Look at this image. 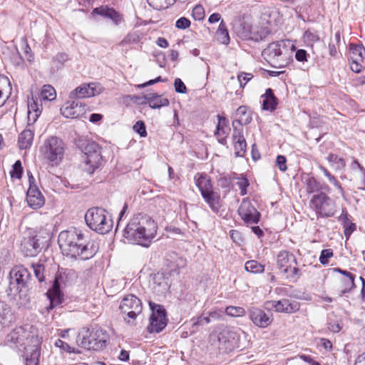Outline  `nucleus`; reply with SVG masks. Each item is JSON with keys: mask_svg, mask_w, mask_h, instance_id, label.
I'll use <instances>...</instances> for the list:
<instances>
[{"mask_svg": "<svg viewBox=\"0 0 365 365\" xmlns=\"http://www.w3.org/2000/svg\"><path fill=\"white\" fill-rule=\"evenodd\" d=\"M310 202L317 214L320 217H331L335 213L334 201L323 192L314 195Z\"/></svg>", "mask_w": 365, "mask_h": 365, "instance_id": "11", "label": "nucleus"}, {"mask_svg": "<svg viewBox=\"0 0 365 365\" xmlns=\"http://www.w3.org/2000/svg\"><path fill=\"white\" fill-rule=\"evenodd\" d=\"M292 263L297 264V260L294 255L284 250L279 252L277 257L278 267L282 269L284 274H287V277H298L300 275L299 269L296 267H292Z\"/></svg>", "mask_w": 365, "mask_h": 365, "instance_id": "13", "label": "nucleus"}, {"mask_svg": "<svg viewBox=\"0 0 365 365\" xmlns=\"http://www.w3.org/2000/svg\"><path fill=\"white\" fill-rule=\"evenodd\" d=\"M58 243L63 255L82 260L92 258L98 249L94 241L76 229L61 232Z\"/></svg>", "mask_w": 365, "mask_h": 365, "instance_id": "1", "label": "nucleus"}, {"mask_svg": "<svg viewBox=\"0 0 365 365\" xmlns=\"http://www.w3.org/2000/svg\"><path fill=\"white\" fill-rule=\"evenodd\" d=\"M34 140V132L30 129H25L23 130L18 140V143L20 149H28L29 148L33 143Z\"/></svg>", "mask_w": 365, "mask_h": 365, "instance_id": "30", "label": "nucleus"}, {"mask_svg": "<svg viewBox=\"0 0 365 365\" xmlns=\"http://www.w3.org/2000/svg\"><path fill=\"white\" fill-rule=\"evenodd\" d=\"M34 178L33 176L29 177L30 186L26 193V200L28 205L33 209H37L42 207L44 204V197L41 192L35 185H32Z\"/></svg>", "mask_w": 365, "mask_h": 365, "instance_id": "18", "label": "nucleus"}, {"mask_svg": "<svg viewBox=\"0 0 365 365\" xmlns=\"http://www.w3.org/2000/svg\"><path fill=\"white\" fill-rule=\"evenodd\" d=\"M232 140L235 155L237 157H243L247 148V143L243 135L242 128L233 129Z\"/></svg>", "mask_w": 365, "mask_h": 365, "instance_id": "22", "label": "nucleus"}, {"mask_svg": "<svg viewBox=\"0 0 365 365\" xmlns=\"http://www.w3.org/2000/svg\"><path fill=\"white\" fill-rule=\"evenodd\" d=\"M212 345L222 353H227L237 346V334L228 329H224L217 334L210 336Z\"/></svg>", "mask_w": 365, "mask_h": 365, "instance_id": "9", "label": "nucleus"}, {"mask_svg": "<svg viewBox=\"0 0 365 365\" xmlns=\"http://www.w3.org/2000/svg\"><path fill=\"white\" fill-rule=\"evenodd\" d=\"M133 130L139 134L141 138H145L147 136V131L145 123L142 120H138L133 127Z\"/></svg>", "mask_w": 365, "mask_h": 365, "instance_id": "42", "label": "nucleus"}, {"mask_svg": "<svg viewBox=\"0 0 365 365\" xmlns=\"http://www.w3.org/2000/svg\"><path fill=\"white\" fill-rule=\"evenodd\" d=\"M211 321L212 320L209 314L207 316L202 314L196 319L193 325H202L204 324H209Z\"/></svg>", "mask_w": 365, "mask_h": 365, "instance_id": "59", "label": "nucleus"}, {"mask_svg": "<svg viewBox=\"0 0 365 365\" xmlns=\"http://www.w3.org/2000/svg\"><path fill=\"white\" fill-rule=\"evenodd\" d=\"M142 98L144 100L142 103L148 104L150 108L153 109H159L162 107L168 106L170 103L168 98H163L162 95H158L156 93H147Z\"/></svg>", "mask_w": 365, "mask_h": 365, "instance_id": "23", "label": "nucleus"}, {"mask_svg": "<svg viewBox=\"0 0 365 365\" xmlns=\"http://www.w3.org/2000/svg\"><path fill=\"white\" fill-rule=\"evenodd\" d=\"M55 345L57 347L61 348L63 350L68 353H74V348L71 347L67 343L64 342L61 339H57L55 342Z\"/></svg>", "mask_w": 365, "mask_h": 365, "instance_id": "54", "label": "nucleus"}, {"mask_svg": "<svg viewBox=\"0 0 365 365\" xmlns=\"http://www.w3.org/2000/svg\"><path fill=\"white\" fill-rule=\"evenodd\" d=\"M101 87L96 83L83 84L72 91L69 94L71 99L83 98L94 96L101 93Z\"/></svg>", "mask_w": 365, "mask_h": 365, "instance_id": "16", "label": "nucleus"}, {"mask_svg": "<svg viewBox=\"0 0 365 365\" xmlns=\"http://www.w3.org/2000/svg\"><path fill=\"white\" fill-rule=\"evenodd\" d=\"M41 113L37 101L32 98L28 102V125L34 123Z\"/></svg>", "mask_w": 365, "mask_h": 365, "instance_id": "28", "label": "nucleus"}, {"mask_svg": "<svg viewBox=\"0 0 365 365\" xmlns=\"http://www.w3.org/2000/svg\"><path fill=\"white\" fill-rule=\"evenodd\" d=\"M7 86L9 90L11 91V83L7 77L3 76L0 78V107L3 106L6 100L8 99V96L4 95V87Z\"/></svg>", "mask_w": 365, "mask_h": 365, "instance_id": "37", "label": "nucleus"}, {"mask_svg": "<svg viewBox=\"0 0 365 365\" xmlns=\"http://www.w3.org/2000/svg\"><path fill=\"white\" fill-rule=\"evenodd\" d=\"M160 81H163V79L161 78L160 76H158L155 79H152V80H150L144 83H142V84H139L137 86L138 88H145L146 86H151V85H153L155 84V83H158V82H160Z\"/></svg>", "mask_w": 365, "mask_h": 365, "instance_id": "63", "label": "nucleus"}, {"mask_svg": "<svg viewBox=\"0 0 365 365\" xmlns=\"http://www.w3.org/2000/svg\"><path fill=\"white\" fill-rule=\"evenodd\" d=\"M216 35L219 41L225 44H227L230 42V36L226 24L223 21H221L218 29L216 31Z\"/></svg>", "mask_w": 365, "mask_h": 365, "instance_id": "34", "label": "nucleus"}, {"mask_svg": "<svg viewBox=\"0 0 365 365\" xmlns=\"http://www.w3.org/2000/svg\"><path fill=\"white\" fill-rule=\"evenodd\" d=\"M253 76L251 73L242 72L237 76V80L240 83V87L244 88L246 83L252 79Z\"/></svg>", "mask_w": 365, "mask_h": 365, "instance_id": "49", "label": "nucleus"}, {"mask_svg": "<svg viewBox=\"0 0 365 365\" xmlns=\"http://www.w3.org/2000/svg\"><path fill=\"white\" fill-rule=\"evenodd\" d=\"M262 109L265 110L273 111L276 109L278 104V99L275 97L273 91L267 88L265 93L262 96Z\"/></svg>", "mask_w": 365, "mask_h": 365, "instance_id": "26", "label": "nucleus"}, {"mask_svg": "<svg viewBox=\"0 0 365 365\" xmlns=\"http://www.w3.org/2000/svg\"><path fill=\"white\" fill-rule=\"evenodd\" d=\"M235 179L238 180L237 184L240 190L241 195H245L247 194V188L250 185L248 180L245 176L236 177Z\"/></svg>", "mask_w": 365, "mask_h": 365, "instance_id": "43", "label": "nucleus"}, {"mask_svg": "<svg viewBox=\"0 0 365 365\" xmlns=\"http://www.w3.org/2000/svg\"><path fill=\"white\" fill-rule=\"evenodd\" d=\"M152 314L150 317V324L148 326V331L150 333H159L166 327L167 318L166 312L163 306L154 302H150Z\"/></svg>", "mask_w": 365, "mask_h": 365, "instance_id": "12", "label": "nucleus"}, {"mask_svg": "<svg viewBox=\"0 0 365 365\" xmlns=\"http://www.w3.org/2000/svg\"><path fill=\"white\" fill-rule=\"evenodd\" d=\"M58 280L59 277L56 276L51 288H50L46 292L47 297L50 300V305L48 308L51 309L61 302V292Z\"/></svg>", "mask_w": 365, "mask_h": 365, "instance_id": "25", "label": "nucleus"}, {"mask_svg": "<svg viewBox=\"0 0 365 365\" xmlns=\"http://www.w3.org/2000/svg\"><path fill=\"white\" fill-rule=\"evenodd\" d=\"M174 86H175V91L177 93H185L187 92V88H186L185 83L181 81L180 78H175V83H174Z\"/></svg>", "mask_w": 365, "mask_h": 365, "instance_id": "51", "label": "nucleus"}, {"mask_svg": "<svg viewBox=\"0 0 365 365\" xmlns=\"http://www.w3.org/2000/svg\"><path fill=\"white\" fill-rule=\"evenodd\" d=\"M108 335L103 329H88L79 334L77 341L88 350L101 351L106 346Z\"/></svg>", "mask_w": 365, "mask_h": 365, "instance_id": "6", "label": "nucleus"}, {"mask_svg": "<svg viewBox=\"0 0 365 365\" xmlns=\"http://www.w3.org/2000/svg\"><path fill=\"white\" fill-rule=\"evenodd\" d=\"M344 235L346 239H349L351 236V233L356 230V224L352 222H349L347 224L344 225Z\"/></svg>", "mask_w": 365, "mask_h": 365, "instance_id": "57", "label": "nucleus"}, {"mask_svg": "<svg viewBox=\"0 0 365 365\" xmlns=\"http://www.w3.org/2000/svg\"><path fill=\"white\" fill-rule=\"evenodd\" d=\"M86 113V106L76 101L65 103L61 108V113L67 118H81Z\"/></svg>", "mask_w": 365, "mask_h": 365, "instance_id": "17", "label": "nucleus"}, {"mask_svg": "<svg viewBox=\"0 0 365 365\" xmlns=\"http://www.w3.org/2000/svg\"><path fill=\"white\" fill-rule=\"evenodd\" d=\"M304 38L305 41L309 42H316L319 40V37L315 32H312L310 30H307L304 32Z\"/></svg>", "mask_w": 365, "mask_h": 365, "instance_id": "56", "label": "nucleus"}, {"mask_svg": "<svg viewBox=\"0 0 365 365\" xmlns=\"http://www.w3.org/2000/svg\"><path fill=\"white\" fill-rule=\"evenodd\" d=\"M195 184L200 191L201 195L212 190L211 180L205 175L201 174L200 177L196 179Z\"/></svg>", "mask_w": 365, "mask_h": 365, "instance_id": "33", "label": "nucleus"}, {"mask_svg": "<svg viewBox=\"0 0 365 365\" xmlns=\"http://www.w3.org/2000/svg\"><path fill=\"white\" fill-rule=\"evenodd\" d=\"M190 21L185 17H180L176 21L175 26L180 29H185L190 27Z\"/></svg>", "mask_w": 365, "mask_h": 365, "instance_id": "52", "label": "nucleus"}, {"mask_svg": "<svg viewBox=\"0 0 365 365\" xmlns=\"http://www.w3.org/2000/svg\"><path fill=\"white\" fill-rule=\"evenodd\" d=\"M222 312L220 311L215 310L209 312L208 314L210 315L211 320H218L222 317Z\"/></svg>", "mask_w": 365, "mask_h": 365, "instance_id": "64", "label": "nucleus"}, {"mask_svg": "<svg viewBox=\"0 0 365 365\" xmlns=\"http://www.w3.org/2000/svg\"><path fill=\"white\" fill-rule=\"evenodd\" d=\"M157 223L148 215H134L123 230V237L134 245L150 247L156 236Z\"/></svg>", "mask_w": 365, "mask_h": 365, "instance_id": "2", "label": "nucleus"}, {"mask_svg": "<svg viewBox=\"0 0 365 365\" xmlns=\"http://www.w3.org/2000/svg\"><path fill=\"white\" fill-rule=\"evenodd\" d=\"M66 145L60 138L54 135L48 137L41 148V153L49 164L58 165L63 160Z\"/></svg>", "mask_w": 365, "mask_h": 365, "instance_id": "4", "label": "nucleus"}, {"mask_svg": "<svg viewBox=\"0 0 365 365\" xmlns=\"http://www.w3.org/2000/svg\"><path fill=\"white\" fill-rule=\"evenodd\" d=\"M225 313L231 317H242L245 314V311L242 307L229 306L225 309Z\"/></svg>", "mask_w": 365, "mask_h": 365, "instance_id": "40", "label": "nucleus"}, {"mask_svg": "<svg viewBox=\"0 0 365 365\" xmlns=\"http://www.w3.org/2000/svg\"><path fill=\"white\" fill-rule=\"evenodd\" d=\"M41 250V245L36 237L24 238L21 242V250L26 257L36 256Z\"/></svg>", "mask_w": 365, "mask_h": 365, "instance_id": "20", "label": "nucleus"}, {"mask_svg": "<svg viewBox=\"0 0 365 365\" xmlns=\"http://www.w3.org/2000/svg\"><path fill=\"white\" fill-rule=\"evenodd\" d=\"M82 150L84 153L83 169L89 174L94 173L101 164L102 156L99 145L93 141H87Z\"/></svg>", "mask_w": 365, "mask_h": 365, "instance_id": "8", "label": "nucleus"}, {"mask_svg": "<svg viewBox=\"0 0 365 365\" xmlns=\"http://www.w3.org/2000/svg\"><path fill=\"white\" fill-rule=\"evenodd\" d=\"M365 59V48L362 45H356L351 43L349 46V61L351 63L355 64L363 68Z\"/></svg>", "mask_w": 365, "mask_h": 365, "instance_id": "21", "label": "nucleus"}, {"mask_svg": "<svg viewBox=\"0 0 365 365\" xmlns=\"http://www.w3.org/2000/svg\"><path fill=\"white\" fill-rule=\"evenodd\" d=\"M230 236L231 239L233 240V242H235V243L240 244L242 241L241 233L237 230H230Z\"/></svg>", "mask_w": 365, "mask_h": 365, "instance_id": "60", "label": "nucleus"}, {"mask_svg": "<svg viewBox=\"0 0 365 365\" xmlns=\"http://www.w3.org/2000/svg\"><path fill=\"white\" fill-rule=\"evenodd\" d=\"M87 225L97 233L104 235L113 227V222L106 215V211L100 207H92L85 215Z\"/></svg>", "mask_w": 365, "mask_h": 365, "instance_id": "5", "label": "nucleus"}, {"mask_svg": "<svg viewBox=\"0 0 365 365\" xmlns=\"http://www.w3.org/2000/svg\"><path fill=\"white\" fill-rule=\"evenodd\" d=\"M192 15L195 20L200 21L205 17L204 8L201 5L195 6L192 9Z\"/></svg>", "mask_w": 365, "mask_h": 365, "instance_id": "46", "label": "nucleus"}, {"mask_svg": "<svg viewBox=\"0 0 365 365\" xmlns=\"http://www.w3.org/2000/svg\"><path fill=\"white\" fill-rule=\"evenodd\" d=\"M22 43L24 46V51L25 54V57L27 61L29 62H32L34 59L33 54L31 53V49L28 44L27 40L26 38H22Z\"/></svg>", "mask_w": 365, "mask_h": 365, "instance_id": "48", "label": "nucleus"}, {"mask_svg": "<svg viewBox=\"0 0 365 365\" xmlns=\"http://www.w3.org/2000/svg\"><path fill=\"white\" fill-rule=\"evenodd\" d=\"M265 307L279 313L292 314L299 310L300 303L291 298H282L266 302Z\"/></svg>", "mask_w": 365, "mask_h": 365, "instance_id": "14", "label": "nucleus"}, {"mask_svg": "<svg viewBox=\"0 0 365 365\" xmlns=\"http://www.w3.org/2000/svg\"><path fill=\"white\" fill-rule=\"evenodd\" d=\"M92 14L109 18L116 24L120 16L118 13L114 9L109 8L108 6H100L95 8L93 10Z\"/></svg>", "mask_w": 365, "mask_h": 365, "instance_id": "31", "label": "nucleus"}, {"mask_svg": "<svg viewBox=\"0 0 365 365\" xmlns=\"http://www.w3.org/2000/svg\"><path fill=\"white\" fill-rule=\"evenodd\" d=\"M23 173V168L21 162L18 160L12 166V170L10 171V175L12 178L20 179Z\"/></svg>", "mask_w": 365, "mask_h": 365, "instance_id": "39", "label": "nucleus"}, {"mask_svg": "<svg viewBox=\"0 0 365 365\" xmlns=\"http://www.w3.org/2000/svg\"><path fill=\"white\" fill-rule=\"evenodd\" d=\"M306 185V190L308 193H314L319 191L329 192L330 188L326 184L320 183L314 177H308L304 181Z\"/></svg>", "mask_w": 365, "mask_h": 365, "instance_id": "27", "label": "nucleus"}, {"mask_svg": "<svg viewBox=\"0 0 365 365\" xmlns=\"http://www.w3.org/2000/svg\"><path fill=\"white\" fill-rule=\"evenodd\" d=\"M249 317L255 326L260 328L267 327L272 322L270 317L262 309L257 307H251L249 309Z\"/></svg>", "mask_w": 365, "mask_h": 365, "instance_id": "19", "label": "nucleus"}, {"mask_svg": "<svg viewBox=\"0 0 365 365\" xmlns=\"http://www.w3.org/2000/svg\"><path fill=\"white\" fill-rule=\"evenodd\" d=\"M334 272L341 274L343 275L342 277H347L349 279L355 278V275L354 274L339 267L334 268Z\"/></svg>", "mask_w": 365, "mask_h": 365, "instance_id": "62", "label": "nucleus"}, {"mask_svg": "<svg viewBox=\"0 0 365 365\" xmlns=\"http://www.w3.org/2000/svg\"><path fill=\"white\" fill-rule=\"evenodd\" d=\"M327 160L331 163L336 164L337 168H339V169L343 168L346 165L345 160L343 158H339L338 155L333 154V153H330L327 157Z\"/></svg>", "mask_w": 365, "mask_h": 365, "instance_id": "41", "label": "nucleus"}, {"mask_svg": "<svg viewBox=\"0 0 365 365\" xmlns=\"http://www.w3.org/2000/svg\"><path fill=\"white\" fill-rule=\"evenodd\" d=\"M68 60V55L64 53H58L54 57V61L59 63V65L63 66V63Z\"/></svg>", "mask_w": 365, "mask_h": 365, "instance_id": "61", "label": "nucleus"}, {"mask_svg": "<svg viewBox=\"0 0 365 365\" xmlns=\"http://www.w3.org/2000/svg\"><path fill=\"white\" fill-rule=\"evenodd\" d=\"M334 255L333 250L331 249H325L322 250L319 256V262L322 264L326 265L329 263V259L332 257Z\"/></svg>", "mask_w": 365, "mask_h": 365, "instance_id": "44", "label": "nucleus"}, {"mask_svg": "<svg viewBox=\"0 0 365 365\" xmlns=\"http://www.w3.org/2000/svg\"><path fill=\"white\" fill-rule=\"evenodd\" d=\"M219 122L217 125V129L215 133V135H219L220 134V132L222 133V134H227V132L225 130V128L223 126V124L225 123V118L223 117H221L220 115H217Z\"/></svg>", "mask_w": 365, "mask_h": 365, "instance_id": "55", "label": "nucleus"}, {"mask_svg": "<svg viewBox=\"0 0 365 365\" xmlns=\"http://www.w3.org/2000/svg\"><path fill=\"white\" fill-rule=\"evenodd\" d=\"M307 53L304 49H298L295 53V58L300 62L307 61Z\"/></svg>", "mask_w": 365, "mask_h": 365, "instance_id": "58", "label": "nucleus"}, {"mask_svg": "<svg viewBox=\"0 0 365 365\" xmlns=\"http://www.w3.org/2000/svg\"><path fill=\"white\" fill-rule=\"evenodd\" d=\"M246 271L253 274H260L264 272V266L256 260H249L245 264Z\"/></svg>", "mask_w": 365, "mask_h": 365, "instance_id": "35", "label": "nucleus"}, {"mask_svg": "<svg viewBox=\"0 0 365 365\" xmlns=\"http://www.w3.org/2000/svg\"><path fill=\"white\" fill-rule=\"evenodd\" d=\"M236 119L232 122L233 129L237 128V125H247L252 121V110L246 106H240L235 113Z\"/></svg>", "mask_w": 365, "mask_h": 365, "instance_id": "24", "label": "nucleus"}, {"mask_svg": "<svg viewBox=\"0 0 365 365\" xmlns=\"http://www.w3.org/2000/svg\"><path fill=\"white\" fill-rule=\"evenodd\" d=\"M148 4L155 9L166 8L170 3L167 0H147Z\"/></svg>", "mask_w": 365, "mask_h": 365, "instance_id": "47", "label": "nucleus"}, {"mask_svg": "<svg viewBox=\"0 0 365 365\" xmlns=\"http://www.w3.org/2000/svg\"><path fill=\"white\" fill-rule=\"evenodd\" d=\"M41 97L45 101H53L56 99V93L54 88L49 84L44 85L41 89Z\"/></svg>", "mask_w": 365, "mask_h": 365, "instance_id": "36", "label": "nucleus"}, {"mask_svg": "<svg viewBox=\"0 0 365 365\" xmlns=\"http://www.w3.org/2000/svg\"><path fill=\"white\" fill-rule=\"evenodd\" d=\"M354 279H349L347 277H341L340 279V285L339 288V295L343 296L346 293H349L356 287Z\"/></svg>", "mask_w": 365, "mask_h": 365, "instance_id": "32", "label": "nucleus"}, {"mask_svg": "<svg viewBox=\"0 0 365 365\" xmlns=\"http://www.w3.org/2000/svg\"><path fill=\"white\" fill-rule=\"evenodd\" d=\"M34 274L38 280L41 282L44 281V266L43 264H36L32 265Z\"/></svg>", "mask_w": 365, "mask_h": 365, "instance_id": "45", "label": "nucleus"}, {"mask_svg": "<svg viewBox=\"0 0 365 365\" xmlns=\"http://www.w3.org/2000/svg\"><path fill=\"white\" fill-rule=\"evenodd\" d=\"M238 213L246 224H257L261 216V214L247 199L242 200L238 208Z\"/></svg>", "mask_w": 365, "mask_h": 365, "instance_id": "15", "label": "nucleus"}, {"mask_svg": "<svg viewBox=\"0 0 365 365\" xmlns=\"http://www.w3.org/2000/svg\"><path fill=\"white\" fill-rule=\"evenodd\" d=\"M318 168L324 173V175L328 178L329 181L331 183H332L339 190L340 193L342 194L343 189H342L340 183L336 179V178L334 175H332L325 167L319 165Z\"/></svg>", "mask_w": 365, "mask_h": 365, "instance_id": "38", "label": "nucleus"}, {"mask_svg": "<svg viewBox=\"0 0 365 365\" xmlns=\"http://www.w3.org/2000/svg\"><path fill=\"white\" fill-rule=\"evenodd\" d=\"M39 352L37 351H34L30 357H26V364L25 365H38V357Z\"/></svg>", "mask_w": 365, "mask_h": 365, "instance_id": "50", "label": "nucleus"}, {"mask_svg": "<svg viewBox=\"0 0 365 365\" xmlns=\"http://www.w3.org/2000/svg\"><path fill=\"white\" fill-rule=\"evenodd\" d=\"M119 309L122 314H125V317H123L124 321L128 324L133 325L136 317L142 312V302L134 294H128L120 302Z\"/></svg>", "mask_w": 365, "mask_h": 365, "instance_id": "7", "label": "nucleus"}, {"mask_svg": "<svg viewBox=\"0 0 365 365\" xmlns=\"http://www.w3.org/2000/svg\"><path fill=\"white\" fill-rule=\"evenodd\" d=\"M202 196L205 201L208 204L210 209L215 213H217L220 208V197L217 193L215 192L212 190L202 193Z\"/></svg>", "mask_w": 365, "mask_h": 365, "instance_id": "29", "label": "nucleus"}, {"mask_svg": "<svg viewBox=\"0 0 365 365\" xmlns=\"http://www.w3.org/2000/svg\"><path fill=\"white\" fill-rule=\"evenodd\" d=\"M30 279L31 274L27 269L23 266L14 267L9 273V291L15 293L21 292L27 287Z\"/></svg>", "mask_w": 365, "mask_h": 365, "instance_id": "10", "label": "nucleus"}, {"mask_svg": "<svg viewBox=\"0 0 365 365\" xmlns=\"http://www.w3.org/2000/svg\"><path fill=\"white\" fill-rule=\"evenodd\" d=\"M286 163H287V159H286V158L284 155H279L277 157L276 164H277L278 168L281 171L284 172V171L287 170V164Z\"/></svg>", "mask_w": 365, "mask_h": 365, "instance_id": "53", "label": "nucleus"}, {"mask_svg": "<svg viewBox=\"0 0 365 365\" xmlns=\"http://www.w3.org/2000/svg\"><path fill=\"white\" fill-rule=\"evenodd\" d=\"M287 43L289 44L290 41H279L269 43L262 52V55L265 61L274 68H284L286 67L289 61L287 56L286 48Z\"/></svg>", "mask_w": 365, "mask_h": 365, "instance_id": "3", "label": "nucleus"}]
</instances>
